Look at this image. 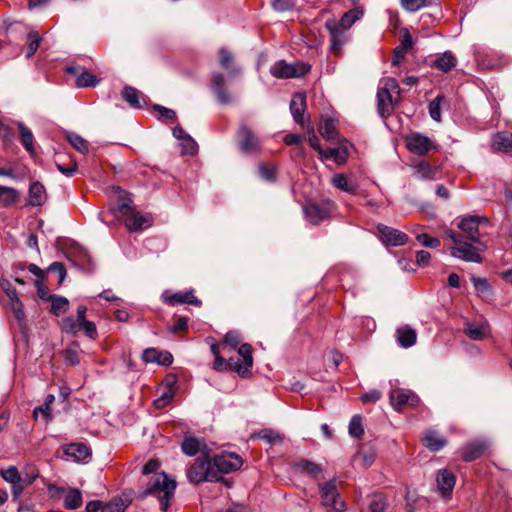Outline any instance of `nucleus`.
Returning <instances> with one entry per match:
<instances>
[{
  "mask_svg": "<svg viewBox=\"0 0 512 512\" xmlns=\"http://www.w3.org/2000/svg\"><path fill=\"white\" fill-rule=\"evenodd\" d=\"M161 298L163 301L169 305H175V304H192L195 306H200L201 301L194 296L193 290H189L185 293L177 292V293H170L169 291H164L161 295Z\"/></svg>",
  "mask_w": 512,
  "mask_h": 512,
  "instance_id": "18",
  "label": "nucleus"
},
{
  "mask_svg": "<svg viewBox=\"0 0 512 512\" xmlns=\"http://www.w3.org/2000/svg\"><path fill=\"white\" fill-rule=\"evenodd\" d=\"M352 147L349 141L342 140L337 147L324 150L321 158L323 160L333 159L337 164H344L348 159Z\"/></svg>",
  "mask_w": 512,
  "mask_h": 512,
  "instance_id": "17",
  "label": "nucleus"
},
{
  "mask_svg": "<svg viewBox=\"0 0 512 512\" xmlns=\"http://www.w3.org/2000/svg\"><path fill=\"white\" fill-rule=\"evenodd\" d=\"M319 489L322 504L328 507L327 512H343L345 510V503L340 498L335 479L319 484Z\"/></svg>",
  "mask_w": 512,
  "mask_h": 512,
  "instance_id": "5",
  "label": "nucleus"
},
{
  "mask_svg": "<svg viewBox=\"0 0 512 512\" xmlns=\"http://www.w3.org/2000/svg\"><path fill=\"white\" fill-rule=\"evenodd\" d=\"M1 476L10 484H16L17 482L23 481V477L19 474L15 466H10L7 469L1 470Z\"/></svg>",
  "mask_w": 512,
  "mask_h": 512,
  "instance_id": "45",
  "label": "nucleus"
},
{
  "mask_svg": "<svg viewBox=\"0 0 512 512\" xmlns=\"http://www.w3.org/2000/svg\"><path fill=\"white\" fill-rule=\"evenodd\" d=\"M11 301V309L16 317V319L22 323L25 320V313L23 303L19 298L10 300Z\"/></svg>",
  "mask_w": 512,
  "mask_h": 512,
  "instance_id": "55",
  "label": "nucleus"
},
{
  "mask_svg": "<svg viewBox=\"0 0 512 512\" xmlns=\"http://www.w3.org/2000/svg\"><path fill=\"white\" fill-rule=\"evenodd\" d=\"M484 249V245L474 247L471 243L462 242L460 245L451 248V255L466 262L481 263L482 257L477 250L482 251Z\"/></svg>",
  "mask_w": 512,
  "mask_h": 512,
  "instance_id": "12",
  "label": "nucleus"
},
{
  "mask_svg": "<svg viewBox=\"0 0 512 512\" xmlns=\"http://www.w3.org/2000/svg\"><path fill=\"white\" fill-rule=\"evenodd\" d=\"M487 449L484 441H474L466 444L462 448V457L465 461L470 462L481 457Z\"/></svg>",
  "mask_w": 512,
  "mask_h": 512,
  "instance_id": "23",
  "label": "nucleus"
},
{
  "mask_svg": "<svg viewBox=\"0 0 512 512\" xmlns=\"http://www.w3.org/2000/svg\"><path fill=\"white\" fill-rule=\"evenodd\" d=\"M237 144L245 154H256L261 150L259 137L246 124H241L237 131Z\"/></svg>",
  "mask_w": 512,
  "mask_h": 512,
  "instance_id": "10",
  "label": "nucleus"
},
{
  "mask_svg": "<svg viewBox=\"0 0 512 512\" xmlns=\"http://www.w3.org/2000/svg\"><path fill=\"white\" fill-rule=\"evenodd\" d=\"M252 352V346L248 343H244L238 348V354L243 358V364L238 358L231 357L229 359L231 368L242 377H248L250 375V368L253 365Z\"/></svg>",
  "mask_w": 512,
  "mask_h": 512,
  "instance_id": "11",
  "label": "nucleus"
},
{
  "mask_svg": "<svg viewBox=\"0 0 512 512\" xmlns=\"http://www.w3.org/2000/svg\"><path fill=\"white\" fill-rule=\"evenodd\" d=\"M86 312H87V308L84 306V305H80L78 306L77 308V320L74 321L72 318L70 317H67L63 320V323H64V326L65 328L69 331V332H72V333H75L76 332V329H77V324L87 320L85 318V315H86Z\"/></svg>",
  "mask_w": 512,
  "mask_h": 512,
  "instance_id": "38",
  "label": "nucleus"
},
{
  "mask_svg": "<svg viewBox=\"0 0 512 512\" xmlns=\"http://www.w3.org/2000/svg\"><path fill=\"white\" fill-rule=\"evenodd\" d=\"M212 464L221 481L223 474L239 470L243 465V460L236 453L224 452L215 456L212 460Z\"/></svg>",
  "mask_w": 512,
  "mask_h": 512,
  "instance_id": "7",
  "label": "nucleus"
},
{
  "mask_svg": "<svg viewBox=\"0 0 512 512\" xmlns=\"http://www.w3.org/2000/svg\"><path fill=\"white\" fill-rule=\"evenodd\" d=\"M117 209L125 217V225L129 231H138L151 225V218L135 211L129 194L116 188Z\"/></svg>",
  "mask_w": 512,
  "mask_h": 512,
  "instance_id": "1",
  "label": "nucleus"
},
{
  "mask_svg": "<svg viewBox=\"0 0 512 512\" xmlns=\"http://www.w3.org/2000/svg\"><path fill=\"white\" fill-rule=\"evenodd\" d=\"M306 107V96L303 93H296L290 102V111L294 121L298 124H304V111Z\"/></svg>",
  "mask_w": 512,
  "mask_h": 512,
  "instance_id": "22",
  "label": "nucleus"
},
{
  "mask_svg": "<svg viewBox=\"0 0 512 512\" xmlns=\"http://www.w3.org/2000/svg\"><path fill=\"white\" fill-rule=\"evenodd\" d=\"M50 298L52 300V310L56 315H60L68 309L69 301L67 298L56 295H52Z\"/></svg>",
  "mask_w": 512,
  "mask_h": 512,
  "instance_id": "46",
  "label": "nucleus"
},
{
  "mask_svg": "<svg viewBox=\"0 0 512 512\" xmlns=\"http://www.w3.org/2000/svg\"><path fill=\"white\" fill-rule=\"evenodd\" d=\"M362 15H363V12L361 9H359V8L351 9V10L347 11L346 13H344V15L342 16L338 25L341 26L343 29H348L358 19H360Z\"/></svg>",
  "mask_w": 512,
  "mask_h": 512,
  "instance_id": "39",
  "label": "nucleus"
},
{
  "mask_svg": "<svg viewBox=\"0 0 512 512\" xmlns=\"http://www.w3.org/2000/svg\"><path fill=\"white\" fill-rule=\"evenodd\" d=\"M333 208V202L322 201L320 203L310 202L303 207V210L307 221L313 225H318L330 217Z\"/></svg>",
  "mask_w": 512,
  "mask_h": 512,
  "instance_id": "8",
  "label": "nucleus"
},
{
  "mask_svg": "<svg viewBox=\"0 0 512 512\" xmlns=\"http://www.w3.org/2000/svg\"><path fill=\"white\" fill-rule=\"evenodd\" d=\"M310 68V65L305 63L289 64L280 60L271 66L270 72L276 78H297L304 76Z\"/></svg>",
  "mask_w": 512,
  "mask_h": 512,
  "instance_id": "9",
  "label": "nucleus"
},
{
  "mask_svg": "<svg viewBox=\"0 0 512 512\" xmlns=\"http://www.w3.org/2000/svg\"><path fill=\"white\" fill-rule=\"evenodd\" d=\"M19 131L21 137V144L25 148V150L33 154L34 153V136L32 131L26 127L23 123H19Z\"/></svg>",
  "mask_w": 512,
  "mask_h": 512,
  "instance_id": "35",
  "label": "nucleus"
},
{
  "mask_svg": "<svg viewBox=\"0 0 512 512\" xmlns=\"http://www.w3.org/2000/svg\"><path fill=\"white\" fill-rule=\"evenodd\" d=\"M66 73L76 77L75 85L78 88L95 87L99 83V79L89 73L85 68L78 65H70L65 68Z\"/></svg>",
  "mask_w": 512,
  "mask_h": 512,
  "instance_id": "16",
  "label": "nucleus"
},
{
  "mask_svg": "<svg viewBox=\"0 0 512 512\" xmlns=\"http://www.w3.org/2000/svg\"><path fill=\"white\" fill-rule=\"evenodd\" d=\"M127 504L122 499H115L107 504H104L102 512H124Z\"/></svg>",
  "mask_w": 512,
  "mask_h": 512,
  "instance_id": "51",
  "label": "nucleus"
},
{
  "mask_svg": "<svg viewBox=\"0 0 512 512\" xmlns=\"http://www.w3.org/2000/svg\"><path fill=\"white\" fill-rule=\"evenodd\" d=\"M442 96H437L433 101L429 104V114L430 117L436 122L441 121V109H440V101L442 100Z\"/></svg>",
  "mask_w": 512,
  "mask_h": 512,
  "instance_id": "52",
  "label": "nucleus"
},
{
  "mask_svg": "<svg viewBox=\"0 0 512 512\" xmlns=\"http://www.w3.org/2000/svg\"><path fill=\"white\" fill-rule=\"evenodd\" d=\"M259 174L263 180L268 182H273L276 179L275 168L266 164L259 165Z\"/></svg>",
  "mask_w": 512,
  "mask_h": 512,
  "instance_id": "54",
  "label": "nucleus"
},
{
  "mask_svg": "<svg viewBox=\"0 0 512 512\" xmlns=\"http://www.w3.org/2000/svg\"><path fill=\"white\" fill-rule=\"evenodd\" d=\"M82 504V494L78 489H71L64 498V506L67 509H77Z\"/></svg>",
  "mask_w": 512,
  "mask_h": 512,
  "instance_id": "40",
  "label": "nucleus"
},
{
  "mask_svg": "<svg viewBox=\"0 0 512 512\" xmlns=\"http://www.w3.org/2000/svg\"><path fill=\"white\" fill-rule=\"evenodd\" d=\"M402 6L410 12H416L426 6V0H401Z\"/></svg>",
  "mask_w": 512,
  "mask_h": 512,
  "instance_id": "60",
  "label": "nucleus"
},
{
  "mask_svg": "<svg viewBox=\"0 0 512 512\" xmlns=\"http://www.w3.org/2000/svg\"><path fill=\"white\" fill-rule=\"evenodd\" d=\"M38 477L37 473H33L29 478H23L22 482H17L12 485V495L14 500H18L21 494L23 493L24 488L29 485L33 480Z\"/></svg>",
  "mask_w": 512,
  "mask_h": 512,
  "instance_id": "47",
  "label": "nucleus"
},
{
  "mask_svg": "<svg viewBox=\"0 0 512 512\" xmlns=\"http://www.w3.org/2000/svg\"><path fill=\"white\" fill-rule=\"evenodd\" d=\"M28 41H29V47H28V50H27L26 57L30 58L37 51V49L39 47V44H40V41H41V38H40L38 32L30 31L28 33Z\"/></svg>",
  "mask_w": 512,
  "mask_h": 512,
  "instance_id": "50",
  "label": "nucleus"
},
{
  "mask_svg": "<svg viewBox=\"0 0 512 512\" xmlns=\"http://www.w3.org/2000/svg\"><path fill=\"white\" fill-rule=\"evenodd\" d=\"M233 55L226 48L219 50V64L220 66L228 71L229 77H234L240 74L241 70L238 67H232Z\"/></svg>",
  "mask_w": 512,
  "mask_h": 512,
  "instance_id": "28",
  "label": "nucleus"
},
{
  "mask_svg": "<svg viewBox=\"0 0 512 512\" xmlns=\"http://www.w3.org/2000/svg\"><path fill=\"white\" fill-rule=\"evenodd\" d=\"M68 142L80 153H86L88 151V142L79 134L69 132L67 134Z\"/></svg>",
  "mask_w": 512,
  "mask_h": 512,
  "instance_id": "43",
  "label": "nucleus"
},
{
  "mask_svg": "<svg viewBox=\"0 0 512 512\" xmlns=\"http://www.w3.org/2000/svg\"><path fill=\"white\" fill-rule=\"evenodd\" d=\"M154 110L159 113V119L167 123L176 121L177 116L174 110L161 105H155Z\"/></svg>",
  "mask_w": 512,
  "mask_h": 512,
  "instance_id": "49",
  "label": "nucleus"
},
{
  "mask_svg": "<svg viewBox=\"0 0 512 512\" xmlns=\"http://www.w3.org/2000/svg\"><path fill=\"white\" fill-rule=\"evenodd\" d=\"M490 332L489 325L487 323H481L475 325L473 323H467L465 333L472 340H483Z\"/></svg>",
  "mask_w": 512,
  "mask_h": 512,
  "instance_id": "29",
  "label": "nucleus"
},
{
  "mask_svg": "<svg viewBox=\"0 0 512 512\" xmlns=\"http://www.w3.org/2000/svg\"><path fill=\"white\" fill-rule=\"evenodd\" d=\"M33 415L36 419L41 417L45 422L51 420V406L48 403H44L43 405L36 407L33 411Z\"/></svg>",
  "mask_w": 512,
  "mask_h": 512,
  "instance_id": "53",
  "label": "nucleus"
},
{
  "mask_svg": "<svg viewBox=\"0 0 512 512\" xmlns=\"http://www.w3.org/2000/svg\"><path fill=\"white\" fill-rule=\"evenodd\" d=\"M49 272H55L58 275L59 283H62L66 277V269L60 262H53L48 268Z\"/></svg>",
  "mask_w": 512,
  "mask_h": 512,
  "instance_id": "63",
  "label": "nucleus"
},
{
  "mask_svg": "<svg viewBox=\"0 0 512 512\" xmlns=\"http://www.w3.org/2000/svg\"><path fill=\"white\" fill-rule=\"evenodd\" d=\"M64 453L77 462L86 463L91 458V449L84 443H70L64 447Z\"/></svg>",
  "mask_w": 512,
  "mask_h": 512,
  "instance_id": "20",
  "label": "nucleus"
},
{
  "mask_svg": "<svg viewBox=\"0 0 512 512\" xmlns=\"http://www.w3.org/2000/svg\"><path fill=\"white\" fill-rule=\"evenodd\" d=\"M348 430L351 437L360 438L363 435L364 429L362 426V417L360 415H354L352 417Z\"/></svg>",
  "mask_w": 512,
  "mask_h": 512,
  "instance_id": "44",
  "label": "nucleus"
},
{
  "mask_svg": "<svg viewBox=\"0 0 512 512\" xmlns=\"http://www.w3.org/2000/svg\"><path fill=\"white\" fill-rule=\"evenodd\" d=\"M423 441H424V445L426 446V448L432 452L440 451L447 444L446 438L439 435L434 430H427L423 437Z\"/></svg>",
  "mask_w": 512,
  "mask_h": 512,
  "instance_id": "25",
  "label": "nucleus"
},
{
  "mask_svg": "<svg viewBox=\"0 0 512 512\" xmlns=\"http://www.w3.org/2000/svg\"><path fill=\"white\" fill-rule=\"evenodd\" d=\"M0 286L10 300L18 298L17 291L9 280L1 279Z\"/></svg>",
  "mask_w": 512,
  "mask_h": 512,
  "instance_id": "62",
  "label": "nucleus"
},
{
  "mask_svg": "<svg viewBox=\"0 0 512 512\" xmlns=\"http://www.w3.org/2000/svg\"><path fill=\"white\" fill-rule=\"evenodd\" d=\"M455 476L447 469H441L436 476L437 489L442 497L448 498L451 496L455 486Z\"/></svg>",
  "mask_w": 512,
  "mask_h": 512,
  "instance_id": "19",
  "label": "nucleus"
},
{
  "mask_svg": "<svg viewBox=\"0 0 512 512\" xmlns=\"http://www.w3.org/2000/svg\"><path fill=\"white\" fill-rule=\"evenodd\" d=\"M46 201V191L44 186L39 182L30 185L28 204L30 206H41Z\"/></svg>",
  "mask_w": 512,
  "mask_h": 512,
  "instance_id": "27",
  "label": "nucleus"
},
{
  "mask_svg": "<svg viewBox=\"0 0 512 512\" xmlns=\"http://www.w3.org/2000/svg\"><path fill=\"white\" fill-rule=\"evenodd\" d=\"M272 6L278 12H285L295 6V0H274Z\"/></svg>",
  "mask_w": 512,
  "mask_h": 512,
  "instance_id": "61",
  "label": "nucleus"
},
{
  "mask_svg": "<svg viewBox=\"0 0 512 512\" xmlns=\"http://www.w3.org/2000/svg\"><path fill=\"white\" fill-rule=\"evenodd\" d=\"M211 89L221 104L231 103V96L225 89V78L221 73H213Z\"/></svg>",
  "mask_w": 512,
  "mask_h": 512,
  "instance_id": "21",
  "label": "nucleus"
},
{
  "mask_svg": "<svg viewBox=\"0 0 512 512\" xmlns=\"http://www.w3.org/2000/svg\"><path fill=\"white\" fill-rule=\"evenodd\" d=\"M325 27L331 35V49L337 51L345 43L346 36L338 25V22L334 20H328Z\"/></svg>",
  "mask_w": 512,
  "mask_h": 512,
  "instance_id": "24",
  "label": "nucleus"
},
{
  "mask_svg": "<svg viewBox=\"0 0 512 512\" xmlns=\"http://www.w3.org/2000/svg\"><path fill=\"white\" fill-rule=\"evenodd\" d=\"M179 143L182 148V154L193 155L198 150V144L190 135L185 136V138L182 141H179Z\"/></svg>",
  "mask_w": 512,
  "mask_h": 512,
  "instance_id": "48",
  "label": "nucleus"
},
{
  "mask_svg": "<svg viewBox=\"0 0 512 512\" xmlns=\"http://www.w3.org/2000/svg\"><path fill=\"white\" fill-rule=\"evenodd\" d=\"M176 489V482L169 479L165 473L156 474L147 484L146 489L141 493L140 497L145 498L148 495H155L158 497L161 510L167 512L169 502L173 497Z\"/></svg>",
  "mask_w": 512,
  "mask_h": 512,
  "instance_id": "2",
  "label": "nucleus"
},
{
  "mask_svg": "<svg viewBox=\"0 0 512 512\" xmlns=\"http://www.w3.org/2000/svg\"><path fill=\"white\" fill-rule=\"evenodd\" d=\"M19 192L13 187L0 185V204L3 206H11L16 203Z\"/></svg>",
  "mask_w": 512,
  "mask_h": 512,
  "instance_id": "34",
  "label": "nucleus"
},
{
  "mask_svg": "<svg viewBox=\"0 0 512 512\" xmlns=\"http://www.w3.org/2000/svg\"><path fill=\"white\" fill-rule=\"evenodd\" d=\"M471 281L477 291L482 293L490 292V285L485 278L472 277Z\"/></svg>",
  "mask_w": 512,
  "mask_h": 512,
  "instance_id": "64",
  "label": "nucleus"
},
{
  "mask_svg": "<svg viewBox=\"0 0 512 512\" xmlns=\"http://www.w3.org/2000/svg\"><path fill=\"white\" fill-rule=\"evenodd\" d=\"M319 132L322 137L326 138L327 140L334 139L337 135L336 124L334 120L331 118L324 119L319 127Z\"/></svg>",
  "mask_w": 512,
  "mask_h": 512,
  "instance_id": "41",
  "label": "nucleus"
},
{
  "mask_svg": "<svg viewBox=\"0 0 512 512\" xmlns=\"http://www.w3.org/2000/svg\"><path fill=\"white\" fill-rule=\"evenodd\" d=\"M416 239L427 248H437L440 246V240L438 238H432L426 233L418 234Z\"/></svg>",
  "mask_w": 512,
  "mask_h": 512,
  "instance_id": "56",
  "label": "nucleus"
},
{
  "mask_svg": "<svg viewBox=\"0 0 512 512\" xmlns=\"http://www.w3.org/2000/svg\"><path fill=\"white\" fill-rule=\"evenodd\" d=\"M390 402L395 410L400 411L405 405L415 407L419 397L410 390L397 388L390 392Z\"/></svg>",
  "mask_w": 512,
  "mask_h": 512,
  "instance_id": "15",
  "label": "nucleus"
},
{
  "mask_svg": "<svg viewBox=\"0 0 512 512\" xmlns=\"http://www.w3.org/2000/svg\"><path fill=\"white\" fill-rule=\"evenodd\" d=\"M295 468H297L300 472L311 476H316L322 471L321 467L318 464L305 459H302L299 462H297L295 464Z\"/></svg>",
  "mask_w": 512,
  "mask_h": 512,
  "instance_id": "42",
  "label": "nucleus"
},
{
  "mask_svg": "<svg viewBox=\"0 0 512 512\" xmlns=\"http://www.w3.org/2000/svg\"><path fill=\"white\" fill-rule=\"evenodd\" d=\"M123 99L133 108H142L143 104L140 101L139 92L131 86H125L122 91Z\"/></svg>",
  "mask_w": 512,
  "mask_h": 512,
  "instance_id": "36",
  "label": "nucleus"
},
{
  "mask_svg": "<svg viewBox=\"0 0 512 512\" xmlns=\"http://www.w3.org/2000/svg\"><path fill=\"white\" fill-rule=\"evenodd\" d=\"M433 65L442 72H448L456 65V58L450 51H446L435 59Z\"/></svg>",
  "mask_w": 512,
  "mask_h": 512,
  "instance_id": "31",
  "label": "nucleus"
},
{
  "mask_svg": "<svg viewBox=\"0 0 512 512\" xmlns=\"http://www.w3.org/2000/svg\"><path fill=\"white\" fill-rule=\"evenodd\" d=\"M398 343L403 348H409L416 343V332L411 328L397 329Z\"/></svg>",
  "mask_w": 512,
  "mask_h": 512,
  "instance_id": "32",
  "label": "nucleus"
},
{
  "mask_svg": "<svg viewBox=\"0 0 512 512\" xmlns=\"http://www.w3.org/2000/svg\"><path fill=\"white\" fill-rule=\"evenodd\" d=\"M187 477L191 483L198 484L201 482H218L217 472H215L212 461L209 460L206 454H202L198 457L194 464H192L187 470Z\"/></svg>",
  "mask_w": 512,
  "mask_h": 512,
  "instance_id": "4",
  "label": "nucleus"
},
{
  "mask_svg": "<svg viewBox=\"0 0 512 512\" xmlns=\"http://www.w3.org/2000/svg\"><path fill=\"white\" fill-rule=\"evenodd\" d=\"M377 231L380 240L387 246H402L408 241L406 233L383 224L377 226Z\"/></svg>",
  "mask_w": 512,
  "mask_h": 512,
  "instance_id": "14",
  "label": "nucleus"
},
{
  "mask_svg": "<svg viewBox=\"0 0 512 512\" xmlns=\"http://www.w3.org/2000/svg\"><path fill=\"white\" fill-rule=\"evenodd\" d=\"M406 146L412 153L419 156L425 155L435 147L427 136L418 132L410 133L406 137Z\"/></svg>",
  "mask_w": 512,
  "mask_h": 512,
  "instance_id": "13",
  "label": "nucleus"
},
{
  "mask_svg": "<svg viewBox=\"0 0 512 512\" xmlns=\"http://www.w3.org/2000/svg\"><path fill=\"white\" fill-rule=\"evenodd\" d=\"M332 184L339 190L349 194H356L357 185L348 180L344 174H335L332 178Z\"/></svg>",
  "mask_w": 512,
  "mask_h": 512,
  "instance_id": "30",
  "label": "nucleus"
},
{
  "mask_svg": "<svg viewBox=\"0 0 512 512\" xmlns=\"http://www.w3.org/2000/svg\"><path fill=\"white\" fill-rule=\"evenodd\" d=\"M201 449V442L198 438L195 437H185L181 450L187 456H195Z\"/></svg>",
  "mask_w": 512,
  "mask_h": 512,
  "instance_id": "37",
  "label": "nucleus"
},
{
  "mask_svg": "<svg viewBox=\"0 0 512 512\" xmlns=\"http://www.w3.org/2000/svg\"><path fill=\"white\" fill-rule=\"evenodd\" d=\"M241 342V335L237 331H229L224 337V344L235 349Z\"/></svg>",
  "mask_w": 512,
  "mask_h": 512,
  "instance_id": "57",
  "label": "nucleus"
},
{
  "mask_svg": "<svg viewBox=\"0 0 512 512\" xmlns=\"http://www.w3.org/2000/svg\"><path fill=\"white\" fill-rule=\"evenodd\" d=\"M176 380L174 377L166 379V387L161 392L160 396L155 399L154 405L158 409L166 407L173 399L175 394Z\"/></svg>",
  "mask_w": 512,
  "mask_h": 512,
  "instance_id": "26",
  "label": "nucleus"
},
{
  "mask_svg": "<svg viewBox=\"0 0 512 512\" xmlns=\"http://www.w3.org/2000/svg\"><path fill=\"white\" fill-rule=\"evenodd\" d=\"M492 147L495 151L508 152L512 148L511 138L507 133H497L492 138Z\"/></svg>",
  "mask_w": 512,
  "mask_h": 512,
  "instance_id": "33",
  "label": "nucleus"
},
{
  "mask_svg": "<svg viewBox=\"0 0 512 512\" xmlns=\"http://www.w3.org/2000/svg\"><path fill=\"white\" fill-rule=\"evenodd\" d=\"M394 94L399 97L400 87L398 82L391 77L380 80L377 92V108L382 118H387L394 110L395 102Z\"/></svg>",
  "mask_w": 512,
  "mask_h": 512,
  "instance_id": "3",
  "label": "nucleus"
},
{
  "mask_svg": "<svg viewBox=\"0 0 512 512\" xmlns=\"http://www.w3.org/2000/svg\"><path fill=\"white\" fill-rule=\"evenodd\" d=\"M77 326H79L89 338L95 339L97 337L96 325L93 322L85 320L77 324Z\"/></svg>",
  "mask_w": 512,
  "mask_h": 512,
  "instance_id": "59",
  "label": "nucleus"
},
{
  "mask_svg": "<svg viewBox=\"0 0 512 512\" xmlns=\"http://www.w3.org/2000/svg\"><path fill=\"white\" fill-rule=\"evenodd\" d=\"M386 509V501L381 496H375L368 507V512H384Z\"/></svg>",
  "mask_w": 512,
  "mask_h": 512,
  "instance_id": "58",
  "label": "nucleus"
},
{
  "mask_svg": "<svg viewBox=\"0 0 512 512\" xmlns=\"http://www.w3.org/2000/svg\"><path fill=\"white\" fill-rule=\"evenodd\" d=\"M489 223V219L484 215H468L460 219L458 228L467 235L472 243L483 246L479 239V226Z\"/></svg>",
  "mask_w": 512,
  "mask_h": 512,
  "instance_id": "6",
  "label": "nucleus"
}]
</instances>
